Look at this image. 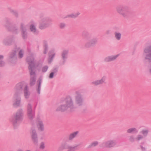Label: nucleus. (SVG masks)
I'll return each mask as SVG.
<instances>
[{"mask_svg":"<svg viewBox=\"0 0 151 151\" xmlns=\"http://www.w3.org/2000/svg\"><path fill=\"white\" fill-rule=\"evenodd\" d=\"M30 29L32 32H34L36 31V29L35 26L33 25H32L30 26Z\"/></svg>","mask_w":151,"mask_h":151,"instance_id":"18","label":"nucleus"},{"mask_svg":"<svg viewBox=\"0 0 151 151\" xmlns=\"http://www.w3.org/2000/svg\"><path fill=\"white\" fill-rule=\"evenodd\" d=\"M79 14L80 13H77L75 14H71L68 16V17L70 18H75L79 15Z\"/></svg>","mask_w":151,"mask_h":151,"instance_id":"11","label":"nucleus"},{"mask_svg":"<svg viewBox=\"0 0 151 151\" xmlns=\"http://www.w3.org/2000/svg\"><path fill=\"white\" fill-rule=\"evenodd\" d=\"M27 114L28 116L29 117H31L33 115L31 110V106L30 105H28V106Z\"/></svg>","mask_w":151,"mask_h":151,"instance_id":"10","label":"nucleus"},{"mask_svg":"<svg viewBox=\"0 0 151 151\" xmlns=\"http://www.w3.org/2000/svg\"><path fill=\"white\" fill-rule=\"evenodd\" d=\"M24 96L26 98H28L29 96V93L27 91H25L24 92Z\"/></svg>","mask_w":151,"mask_h":151,"instance_id":"20","label":"nucleus"},{"mask_svg":"<svg viewBox=\"0 0 151 151\" xmlns=\"http://www.w3.org/2000/svg\"><path fill=\"white\" fill-rule=\"evenodd\" d=\"M142 134L144 135L145 136L147 133L148 131L147 130H143L142 132Z\"/></svg>","mask_w":151,"mask_h":151,"instance_id":"21","label":"nucleus"},{"mask_svg":"<svg viewBox=\"0 0 151 151\" xmlns=\"http://www.w3.org/2000/svg\"><path fill=\"white\" fill-rule=\"evenodd\" d=\"M40 148L41 149H43L45 147V143L43 142H41L40 144Z\"/></svg>","mask_w":151,"mask_h":151,"instance_id":"16","label":"nucleus"},{"mask_svg":"<svg viewBox=\"0 0 151 151\" xmlns=\"http://www.w3.org/2000/svg\"><path fill=\"white\" fill-rule=\"evenodd\" d=\"M137 129L135 128H132L128 129L127 130V132L128 133H131L133 132H137Z\"/></svg>","mask_w":151,"mask_h":151,"instance_id":"12","label":"nucleus"},{"mask_svg":"<svg viewBox=\"0 0 151 151\" xmlns=\"http://www.w3.org/2000/svg\"><path fill=\"white\" fill-rule=\"evenodd\" d=\"M116 145V142L114 140H110L104 142L101 146L102 147H110L114 146Z\"/></svg>","mask_w":151,"mask_h":151,"instance_id":"3","label":"nucleus"},{"mask_svg":"<svg viewBox=\"0 0 151 151\" xmlns=\"http://www.w3.org/2000/svg\"><path fill=\"white\" fill-rule=\"evenodd\" d=\"M2 65H1V64H0V66H2Z\"/></svg>","mask_w":151,"mask_h":151,"instance_id":"33","label":"nucleus"},{"mask_svg":"<svg viewBox=\"0 0 151 151\" xmlns=\"http://www.w3.org/2000/svg\"><path fill=\"white\" fill-rule=\"evenodd\" d=\"M150 49L151 48L146 49H145L144 51L145 52H147L149 51L150 50Z\"/></svg>","mask_w":151,"mask_h":151,"instance_id":"23","label":"nucleus"},{"mask_svg":"<svg viewBox=\"0 0 151 151\" xmlns=\"http://www.w3.org/2000/svg\"><path fill=\"white\" fill-rule=\"evenodd\" d=\"M20 103V101L19 100H18L17 101L16 104H14L15 105L18 106L19 105Z\"/></svg>","mask_w":151,"mask_h":151,"instance_id":"27","label":"nucleus"},{"mask_svg":"<svg viewBox=\"0 0 151 151\" xmlns=\"http://www.w3.org/2000/svg\"><path fill=\"white\" fill-rule=\"evenodd\" d=\"M30 73L31 76V77L32 76L33 77V75L34 74V73L32 72V70H30Z\"/></svg>","mask_w":151,"mask_h":151,"instance_id":"25","label":"nucleus"},{"mask_svg":"<svg viewBox=\"0 0 151 151\" xmlns=\"http://www.w3.org/2000/svg\"><path fill=\"white\" fill-rule=\"evenodd\" d=\"M142 137L141 136H139L137 137V139L138 140H140L141 139H142Z\"/></svg>","mask_w":151,"mask_h":151,"instance_id":"26","label":"nucleus"},{"mask_svg":"<svg viewBox=\"0 0 151 151\" xmlns=\"http://www.w3.org/2000/svg\"><path fill=\"white\" fill-rule=\"evenodd\" d=\"M78 145H75L74 146H68V145L66 144H63L60 146L59 149L60 150L67 149V151H75L76 150Z\"/></svg>","mask_w":151,"mask_h":151,"instance_id":"2","label":"nucleus"},{"mask_svg":"<svg viewBox=\"0 0 151 151\" xmlns=\"http://www.w3.org/2000/svg\"><path fill=\"white\" fill-rule=\"evenodd\" d=\"M150 72L151 73V70H150Z\"/></svg>","mask_w":151,"mask_h":151,"instance_id":"34","label":"nucleus"},{"mask_svg":"<svg viewBox=\"0 0 151 151\" xmlns=\"http://www.w3.org/2000/svg\"><path fill=\"white\" fill-rule=\"evenodd\" d=\"M106 78L104 77L100 80L96 81H93L92 82V83L95 85H98L101 84L103 83H104L106 81Z\"/></svg>","mask_w":151,"mask_h":151,"instance_id":"6","label":"nucleus"},{"mask_svg":"<svg viewBox=\"0 0 151 151\" xmlns=\"http://www.w3.org/2000/svg\"><path fill=\"white\" fill-rule=\"evenodd\" d=\"M118 56L119 55H117L107 57L105 58V61L106 62H109L113 60L116 59Z\"/></svg>","mask_w":151,"mask_h":151,"instance_id":"7","label":"nucleus"},{"mask_svg":"<svg viewBox=\"0 0 151 151\" xmlns=\"http://www.w3.org/2000/svg\"><path fill=\"white\" fill-rule=\"evenodd\" d=\"M83 101L81 96H78L76 97V103L78 106L82 105L83 104Z\"/></svg>","mask_w":151,"mask_h":151,"instance_id":"5","label":"nucleus"},{"mask_svg":"<svg viewBox=\"0 0 151 151\" xmlns=\"http://www.w3.org/2000/svg\"><path fill=\"white\" fill-rule=\"evenodd\" d=\"M17 116H18V115H17L16 116V117L15 118L16 119L17 118Z\"/></svg>","mask_w":151,"mask_h":151,"instance_id":"32","label":"nucleus"},{"mask_svg":"<svg viewBox=\"0 0 151 151\" xmlns=\"http://www.w3.org/2000/svg\"><path fill=\"white\" fill-rule=\"evenodd\" d=\"M32 138L34 144L35 145L37 144L38 142L37 136L35 130L32 131Z\"/></svg>","mask_w":151,"mask_h":151,"instance_id":"4","label":"nucleus"},{"mask_svg":"<svg viewBox=\"0 0 151 151\" xmlns=\"http://www.w3.org/2000/svg\"><path fill=\"white\" fill-rule=\"evenodd\" d=\"M65 26V24H60V27L61 28L64 27Z\"/></svg>","mask_w":151,"mask_h":151,"instance_id":"29","label":"nucleus"},{"mask_svg":"<svg viewBox=\"0 0 151 151\" xmlns=\"http://www.w3.org/2000/svg\"><path fill=\"white\" fill-rule=\"evenodd\" d=\"M19 55L20 58H22L23 55L22 52V51H21L19 53Z\"/></svg>","mask_w":151,"mask_h":151,"instance_id":"22","label":"nucleus"},{"mask_svg":"<svg viewBox=\"0 0 151 151\" xmlns=\"http://www.w3.org/2000/svg\"><path fill=\"white\" fill-rule=\"evenodd\" d=\"M99 143L97 141H95L93 142H92L90 145V147H95Z\"/></svg>","mask_w":151,"mask_h":151,"instance_id":"17","label":"nucleus"},{"mask_svg":"<svg viewBox=\"0 0 151 151\" xmlns=\"http://www.w3.org/2000/svg\"><path fill=\"white\" fill-rule=\"evenodd\" d=\"M34 81V79H31V82H32V81Z\"/></svg>","mask_w":151,"mask_h":151,"instance_id":"31","label":"nucleus"},{"mask_svg":"<svg viewBox=\"0 0 151 151\" xmlns=\"http://www.w3.org/2000/svg\"><path fill=\"white\" fill-rule=\"evenodd\" d=\"M77 133V132H75L72 133L70 135L69 139H72L76 136Z\"/></svg>","mask_w":151,"mask_h":151,"instance_id":"14","label":"nucleus"},{"mask_svg":"<svg viewBox=\"0 0 151 151\" xmlns=\"http://www.w3.org/2000/svg\"><path fill=\"white\" fill-rule=\"evenodd\" d=\"M53 76V73H51L50 75V78H52Z\"/></svg>","mask_w":151,"mask_h":151,"instance_id":"28","label":"nucleus"},{"mask_svg":"<svg viewBox=\"0 0 151 151\" xmlns=\"http://www.w3.org/2000/svg\"><path fill=\"white\" fill-rule=\"evenodd\" d=\"M115 37L117 40H119L121 39V35L120 33L116 32L115 33Z\"/></svg>","mask_w":151,"mask_h":151,"instance_id":"13","label":"nucleus"},{"mask_svg":"<svg viewBox=\"0 0 151 151\" xmlns=\"http://www.w3.org/2000/svg\"><path fill=\"white\" fill-rule=\"evenodd\" d=\"M47 69V67H44L42 69V71L43 72L46 71Z\"/></svg>","mask_w":151,"mask_h":151,"instance_id":"24","label":"nucleus"},{"mask_svg":"<svg viewBox=\"0 0 151 151\" xmlns=\"http://www.w3.org/2000/svg\"><path fill=\"white\" fill-rule=\"evenodd\" d=\"M117 12L120 14L124 16H125L126 15L123 13V9L120 7H118L116 8Z\"/></svg>","mask_w":151,"mask_h":151,"instance_id":"9","label":"nucleus"},{"mask_svg":"<svg viewBox=\"0 0 151 151\" xmlns=\"http://www.w3.org/2000/svg\"><path fill=\"white\" fill-rule=\"evenodd\" d=\"M96 41L95 40H92L90 41L89 43L87 44L86 46H89L93 45L96 43Z\"/></svg>","mask_w":151,"mask_h":151,"instance_id":"15","label":"nucleus"},{"mask_svg":"<svg viewBox=\"0 0 151 151\" xmlns=\"http://www.w3.org/2000/svg\"><path fill=\"white\" fill-rule=\"evenodd\" d=\"M73 104L71 100L69 99L68 101L65 102L59 106L57 108L58 111H63L69 108H71L73 107Z\"/></svg>","mask_w":151,"mask_h":151,"instance_id":"1","label":"nucleus"},{"mask_svg":"<svg viewBox=\"0 0 151 151\" xmlns=\"http://www.w3.org/2000/svg\"><path fill=\"white\" fill-rule=\"evenodd\" d=\"M37 127L38 130L41 131H43L44 129V126L42 121L39 122L37 124Z\"/></svg>","mask_w":151,"mask_h":151,"instance_id":"8","label":"nucleus"},{"mask_svg":"<svg viewBox=\"0 0 151 151\" xmlns=\"http://www.w3.org/2000/svg\"><path fill=\"white\" fill-rule=\"evenodd\" d=\"M3 58V56L2 55H0V59L2 58Z\"/></svg>","mask_w":151,"mask_h":151,"instance_id":"30","label":"nucleus"},{"mask_svg":"<svg viewBox=\"0 0 151 151\" xmlns=\"http://www.w3.org/2000/svg\"><path fill=\"white\" fill-rule=\"evenodd\" d=\"M67 53L68 51H67L65 50L63 52L62 54V56L63 58H66Z\"/></svg>","mask_w":151,"mask_h":151,"instance_id":"19","label":"nucleus"}]
</instances>
